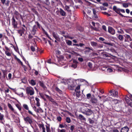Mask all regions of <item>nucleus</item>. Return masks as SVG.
Returning a JSON list of instances; mask_svg holds the SVG:
<instances>
[{
    "instance_id": "obj_1",
    "label": "nucleus",
    "mask_w": 132,
    "mask_h": 132,
    "mask_svg": "<svg viewBox=\"0 0 132 132\" xmlns=\"http://www.w3.org/2000/svg\"><path fill=\"white\" fill-rule=\"evenodd\" d=\"M113 9L116 13L119 14L121 17H125V16H124L120 13V12H121L123 13H125V11L124 10L117 8V7L115 6H113Z\"/></svg>"
},
{
    "instance_id": "obj_2",
    "label": "nucleus",
    "mask_w": 132,
    "mask_h": 132,
    "mask_svg": "<svg viewBox=\"0 0 132 132\" xmlns=\"http://www.w3.org/2000/svg\"><path fill=\"white\" fill-rule=\"evenodd\" d=\"M26 93L30 96L33 95L34 94V91L33 88L31 86L28 87L26 89Z\"/></svg>"
},
{
    "instance_id": "obj_3",
    "label": "nucleus",
    "mask_w": 132,
    "mask_h": 132,
    "mask_svg": "<svg viewBox=\"0 0 132 132\" xmlns=\"http://www.w3.org/2000/svg\"><path fill=\"white\" fill-rule=\"evenodd\" d=\"M24 120L25 123L30 124L31 126L33 122V120L32 118L29 116H27L26 117H24Z\"/></svg>"
},
{
    "instance_id": "obj_4",
    "label": "nucleus",
    "mask_w": 132,
    "mask_h": 132,
    "mask_svg": "<svg viewBox=\"0 0 132 132\" xmlns=\"http://www.w3.org/2000/svg\"><path fill=\"white\" fill-rule=\"evenodd\" d=\"M125 101L127 104L132 107V96H130V98L128 96L125 97Z\"/></svg>"
},
{
    "instance_id": "obj_5",
    "label": "nucleus",
    "mask_w": 132,
    "mask_h": 132,
    "mask_svg": "<svg viewBox=\"0 0 132 132\" xmlns=\"http://www.w3.org/2000/svg\"><path fill=\"white\" fill-rule=\"evenodd\" d=\"M23 106L25 109L28 111L27 112L29 114L33 116H35V115L33 114L32 112L29 110V107L27 105L24 104L23 105Z\"/></svg>"
},
{
    "instance_id": "obj_6",
    "label": "nucleus",
    "mask_w": 132,
    "mask_h": 132,
    "mask_svg": "<svg viewBox=\"0 0 132 132\" xmlns=\"http://www.w3.org/2000/svg\"><path fill=\"white\" fill-rule=\"evenodd\" d=\"M73 9V7L71 6L65 5V10L69 13L71 12L72 10Z\"/></svg>"
},
{
    "instance_id": "obj_7",
    "label": "nucleus",
    "mask_w": 132,
    "mask_h": 132,
    "mask_svg": "<svg viewBox=\"0 0 132 132\" xmlns=\"http://www.w3.org/2000/svg\"><path fill=\"white\" fill-rule=\"evenodd\" d=\"M38 28L37 26L35 25H34L31 31L32 34L33 35H35L36 34V32Z\"/></svg>"
},
{
    "instance_id": "obj_8",
    "label": "nucleus",
    "mask_w": 132,
    "mask_h": 132,
    "mask_svg": "<svg viewBox=\"0 0 132 132\" xmlns=\"http://www.w3.org/2000/svg\"><path fill=\"white\" fill-rule=\"evenodd\" d=\"M111 95L114 97H117L118 96V93L117 91L114 90H111L110 91Z\"/></svg>"
},
{
    "instance_id": "obj_9",
    "label": "nucleus",
    "mask_w": 132,
    "mask_h": 132,
    "mask_svg": "<svg viewBox=\"0 0 132 132\" xmlns=\"http://www.w3.org/2000/svg\"><path fill=\"white\" fill-rule=\"evenodd\" d=\"M12 21V23L13 26L14 28H16L17 27V22L15 20L14 18V17H13L11 19Z\"/></svg>"
},
{
    "instance_id": "obj_10",
    "label": "nucleus",
    "mask_w": 132,
    "mask_h": 132,
    "mask_svg": "<svg viewBox=\"0 0 132 132\" xmlns=\"http://www.w3.org/2000/svg\"><path fill=\"white\" fill-rule=\"evenodd\" d=\"M108 31L112 35L114 34L115 33V30L111 27H108Z\"/></svg>"
},
{
    "instance_id": "obj_11",
    "label": "nucleus",
    "mask_w": 132,
    "mask_h": 132,
    "mask_svg": "<svg viewBox=\"0 0 132 132\" xmlns=\"http://www.w3.org/2000/svg\"><path fill=\"white\" fill-rule=\"evenodd\" d=\"M52 35L54 38L58 41H60V40L59 35L55 33L54 32H53Z\"/></svg>"
},
{
    "instance_id": "obj_12",
    "label": "nucleus",
    "mask_w": 132,
    "mask_h": 132,
    "mask_svg": "<svg viewBox=\"0 0 132 132\" xmlns=\"http://www.w3.org/2000/svg\"><path fill=\"white\" fill-rule=\"evenodd\" d=\"M91 102L94 105H98V103L97 102V100L95 98H92L91 99Z\"/></svg>"
},
{
    "instance_id": "obj_13",
    "label": "nucleus",
    "mask_w": 132,
    "mask_h": 132,
    "mask_svg": "<svg viewBox=\"0 0 132 132\" xmlns=\"http://www.w3.org/2000/svg\"><path fill=\"white\" fill-rule=\"evenodd\" d=\"M129 130V128L126 126L121 128L120 132H128Z\"/></svg>"
},
{
    "instance_id": "obj_14",
    "label": "nucleus",
    "mask_w": 132,
    "mask_h": 132,
    "mask_svg": "<svg viewBox=\"0 0 132 132\" xmlns=\"http://www.w3.org/2000/svg\"><path fill=\"white\" fill-rule=\"evenodd\" d=\"M38 126L40 128V129L42 128V132H45L46 129L44 126V125L43 123H39L38 125Z\"/></svg>"
},
{
    "instance_id": "obj_15",
    "label": "nucleus",
    "mask_w": 132,
    "mask_h": 132,
    "mask_svg": "<svg viewBox=\"0 0 132 132\" xmlns=\"http://www.w3.org/2000/svg\"><path fill=\"white\" fill-rule=\"evenodd\" d=\"M77 118L78 119L80 120L81 121H86V119L85 117L82 115L81 114H79Z\"/></svg>"
},
{
    "instance_id": "obj_16",
    "label": "nucleus",
    "mask_w": 132,
    "mask_h": 132,
    "mask_svg": "<svg viewBox=\"0 0 132 132\" xmlns=\"http://www.w3.org/2000/svg\"><path fill=\"white\" fill-rule=\"evenodd\" d=\"M6 130H8L9 132H14L13 130L12 127L8 125H6Z\"/></svg>"
},
{
    "instance_id": "obj_17",
    "label": "nucleus",
    "mask_w": 132,
    "mask_h": 132,
    "mask_svg": "<svg viewBox=\"0 0 132 132\" xmlns=\"http://www.w3.org/2000/svg\"><path fill=\"white\" fill-rule=\"evenodd\" d=\"M59 11L61 15L62 16H64L67 15L66 13L62 9L60 8Z\"/></svg>"
},
{
    "instance_id": "obj_18",
    "label": "nucleus",
    "mask_w": 132,
    "mask_h": 132,
    "mask_svg": "<svg viewBox=\"0 0 132 132\" xmlns=\"http://www.w3.org/2000/svg\"><path fill=\"white\" fill-rule=\"evenodd\" d=\"M86 115L87 116L90 115L93 113V111L90 109H86Z\"/></svg>"
},
{
    "instance_id": "obj_19",
    "label": "nucleus",
    "mask_w": 132,
    "mask_h": 132,
    "mask_svg": "<svg viewBox=\"0 0 132 132\" xmlns=\"http://www.w3.org/2000/svg\"><path fill=\"white\" fill-rule=\"evenodd\" d=\"M92 10L94 14V17L95 18H97L98 17V12H96L95 10L94 9H93Z\"/></svg>"
},
{
    "instance_id": "obj_20",
    "label": "nucleus",
    "mask_w": 132,
    "mask_h": 132,
    "mask_svg": "<svg viewBox=\"0 0 132 132\" xmlns=\"http://www.w3.org/2000/svg\"><path fill=\"white\" fill-rule=\"evenodd\" d=\"M8 106L9 109L11 110L14 112L15 114L16 113V111L15 110H14V109L10 104L9 103H8Z\"/></svg>"
},
{
    "instance_id": "obj_21",
    "label": "nucleus",
    "mask_w": 132,
    "mask_h": 132,
    "mask_svg": "<svg viewBox=\"0 0 132 132\" xmlns=\"http://www.w3.org/2000/svg\"><path fill=\"white\" fill-rule=\"evenodd\" d=\"M31 127L33 129L34 132H40V131L37 127L36 125L34 127L32 125L31 126Z\"/></svg>"
},
{
    "instance_id": "obj_22",
    "label": "nucleus",
    "mask_w": 132,
    "mask_h": 132,
    "mask_svg": "<svg viewBox=\"0 0 132 132\" xmlns=\"http://www.w3.org/2000/svg\"><path fill=\"white\" fill-rule=\"evenodd\" d=\"M116 36L119 40L121 41L123 40V37L122 35H121L117 34Z\"/></svg>"
},
{
    "instance_id": "obj_23",
    "label": "nucleus",
    "mask_w": 132,
    "mask_h": 132,
    "mask_svg": "<svg viewBox=\"0 0 132 132\" xmlns=\"http://www.w3.org/2000/svg\"><path fill=\"white\" fill-rule=\"evenodd\" d=\"M85 48L86 49H87L86 50H85L84 51L85 53V54H87L89 52H90V50H92V49H90L89 47H86Z\"/></svg>"
},
{
    "instance_id": "obj_24",
    "label": "nucleus",
    "mask_w": 132,
    "mask_h": 132,
    "mask_svg": "<svg viewBox=\"0 0 132 132\" xmlns=\"http://www.w3.org/2000/svg\"><path fill=\"white\" fill-rule=\"evenodd\" d=\"M94 118H93L92 119L90 118H89L88 121H89V123L90 124H93L94 123Z\"/></svg>"
},
{
    "instance_id": "obj_25",
    "label": "nucleus",
    "mask_w": 132,
    "mask_h": 132,
    "mask_svg": "<svg viewBox=\"0 0 132 132\" xmlns=\"http://www.w3.org/2000/svg\"><path fill=\"white\" fill-rule=\"evenodd\" d=\"M15 59H16L19 63H20L22 67L24 65L23 64L22 62L20 61V60L18 59L16 56H15Z\"/></svg>"
},
{
    "instance_id": "obj_26",
    "label": "nucleus",
    "mask_w": 132,
    "mask_h": 132,
    "mask_svg": "<svg viewBox=\"0 0 132 132\" xmlns=\"http://www.w3.org/2000/svg\"><path fill=\"white\" fill-rule=\"evenodd\" d=\"M47 132H51L49 125L45 126Z\"/></svg>"
},
{
    "instance_id": "obj_27",
    "label": "nucleus",
    "mask_w": 132,
    "mask_h": 132,
    "mask_svg": "<svg viewBox=\"0 0 132 132\" xmlns=\"http://www.w3.org/2000/svg\"><path fill=\"white\" fill-rule=\"evenodd\" d=\"M39 83L40 86L42 87L43 88H46V86H45L43 82L41 81H39Z\"/></svg>"
},
{
    "instance_id": "obj_28",
    "label": "nucleus",
    "mask_w": 132,
    "mask_h": 132,
    "mask_svg": "<svg viewBox=\"0 0 132 132\" xmlns=\"http://www.w3.org/2000/svg\"><path fill=\"white\" fill-rule=\"evenodd\" d=\"M35 100L36 101V104L37 106H39L40 105L39 103V99L38 98L36 97L35 98Z\"/></svg>"
},
{
    "instance_id": "obj_29",
    "label": "nucleus",
    "mask_w": 132,
    "mask_h": 132,
    "mask_svg": "<svg viewBox=\"0 0 132 132\" xmlns=\"http://www.w3.org/2000/svg\"><path fill=\"white\" fill-rule=\"evenodd\" d=\"M66 42L67 44L69 46H71L72 44V42L69 40H66Z\"/></svg>"
},
{
    "instance_id": "obj_30",
    "label": "nucleus",
    "mask_w": 132,
    "mask_h": 132,
    "mask_svg": "<svg viewBox=\"0 0 132 132\" xmlns=\"http://www.w3.org/2000/svg\"><path fill=\"white\" fill-rule=\"evenodd\" d=\"M91 45L93 47H95L97 46V44L96 43L94 42H92L90 43Z\"/></svg>"
},
{
    "instance_id": "obj_31",
    "label": "nucleus",
    "mask_w": 132,
    "mask_h": 132,
    "mask_svg": "<svg viewBox=\"0 0 132 132\" xmlns=\"http://www.w3.org/2000/svg\"><path fill=\"white\" fill-rule=\"evenodd\" d=\"M45 95L46 96V97L47 99H48L50 101H52L53 99L51 96H49L46 94Z\"/></svg>"
},
{
    "instance_id": "obj_32",
    "label": "nucleus",
    "mask_w": 132,
    "mask_h": 132,
    "mask_svg": "<svg viewBox=\"0 0 132 132\" xmlns=\"http://www.w3.org/2000/svg\"><path fill=\"white\" fill-rule=\"evenodd\" d=\"M125 35L126 36L125 37L127 38L128 40H129L130 41L132 40L131 38L129 35L127 34H126Z\"/></svg>"
},
{
    "instance_id": "obj_33",
    "label": "nucleus",
    "mask_w": 132,
    "mask_h": 132,
    "mask_svg": "<svg viewBox=\"0 0 132 132\" xmlns=\"http://www.w3.org/2000/svg\"><path fill=\"white\" fill-rule=\"evenodd\" d=\"M80 88V86L79 85H78L76 88L75 89V91L76 92H80L79 90V89Z\"/></svg>"
},
{
    "instance_id": "obj_34",
    "label": "nucleus",
    "mask_w": 132,
    "mask_h": 132,
    "mask_svg": "<svg viewBox=\"0 0 132 132\" xmlns=\"http://www.w3.org/2000/svg\"><path fill=\"white\" fill-rule=\"evenodd\" d=\"M30 84L32 86H34L36 85V83L33 80H31L30 82Z\"/></svg>"
},
{
    "instance_id": "obj_35",
    "label": "nucleus",
    "mask_w": 132,
    "mask_h": 132,
    "mask_svg": "<svg viewBox=\"0 0 132 132\" xmlns=\"http://www.w3.org/2000/svg\"><path fill=\"white\" fill-rule=\"evenodd\" d=\"M4 115L0 113V121H2L4 119Z\"/></svg>"
},
{
    "instance_id": "obj_36",
    "label": "nucleus",
    "mask_w": 132,
    "mask_h": 132,
    "mask_svg": "<svg viewBox=\"0 0 132 132\" xmlns=\"http://www.w3.org/2000/svg\"><path fill=\"white\" fill-rule=\"evenodd\" d=\"M16 106L18 108V109L20 111H21V106L20 105L18 104H16Z\"/></svg>"
},
{
    "instance_id": "obj_37",
    "label": "nucleus",
    "mask_w": 132,
    "mask_h": 132,
    "mask_svg": "<svg viewBox=\"0 0 132 132\" xmlns=\"http://www.w3.org/2000/svg\"><path fill=\"white\" fill-rule=\"evenodd\" d=\"M66 122L68 123H70L71 121L70 118L69 117H67L66 118Z\"/></svg>"
},
{
    "instance_id": "obj_38",
    "label": "nucleus",
    "mask_w": 132,
    "mask_h": 132,
    "mask_svg": "<svg viewBox=\"0 0 132 132\" xmlns=\"http://www.w3.org/2000/svg\"><path fill=\"white\" fill-rule=\"evenodd\" d=\"M5 54L8 56H10L11 55V53L7 51H5Z\"/></svg>"
},
{
    "instance_id": "obj_39",
    "label": "nucleus",
    "mask_w": 132,
    "mask_h": 132,
    "mask_svg": "<svg viewBox=\"0 0 132 132\" xmlns=\"http://www.w3.org/2000/svg\"><path fill=\"white\" fill-rule=\"evenodd\" d=\"M117 32L119 34H124V31L123 30L121 29H120V30H118Z\"/></svg>"
},
{
    "instance_id": "obj_40",
    "label": "nucleus",
    "mask_w": 132,
    "mask_h": 132,
    "mask_svg": "<svg viewBox=\"0 0 132 132\" xmlns=\"http://www.w3.org/2000/svg\"><path fill=\"white\" fill-rule=\"evenodd\" d=\"M44 30V32H45V35H46V36L49 39H50V40H52V39L51 38V37H50L49 36V35L48 34H47V32H46Z\"/></svg>"
},
{
    "instance_id": "obj_41",
    "label": "nucleus",
    "mask_w": 132,
    "mask_h": 132,
    "mask_svg": "<svg viewBox=\"0 0 132 132\" xmlns=\"http://www.w3.org/2000/svg\"><path fill=\"white\" fill-rule=\"evenodd\" d=\"M91 94L90 93H88L87 94L86 97L87 99H89L91 97Z\"/></svg>"
},
{
    "instance_id": "obj_42",
    "label": "nucleus",
    "mask_w": 132,
    "mask_h": 132,
    "mask_svg": "<svg viewBox=\"0 0 132 132\" xmlns=\"http://www.w3.org/2000/svg\"><path fill=\"white\" fill-rule=\"evenodd\" d=\"M132 30L131 29H125V31L127 32L129 34H130V31Z\"/></svg>"
},
{
    "instance_id": "obj_43",
    "label": "nucleus",
    "mask_w": 132,
    "mask_h": 132,
    "mask_svg": "<svg viewBox=\"0 0 132 132\" xmlns=\"http://www.w3.org/2000/svg\"><path fill=\"white\" fill-rule=\"evenodd\" d=\"M55 89L56 91H57L60 93H61L62 91L58 87H56Z\"/></svg>"
},
{
    "instance_id": "obj_44",
    "label": "nucleus",
    "mask_w": 132,
    "mask_h": 132,
    "mask_svg": "<svg viewBox=\"0 0 132 132\" xmlns=\"http://www.w3.org/2000/svg\"><path fill=\"white\" fill-rule=\"evenodd\" d=\"M88 65L90 68H91L92 67V64L91 63L89 62L88 63Z\"/></svg>"
},
{
    "instance_id": "obj_45",
    "label": "nucleus",
    "mask_w": 132,
    "mask_h": 132,
    "mask_svg": "<svg viewBox=\"0 0 132 132\" xmlns=\"http://www.w3.org/2000/svg\"><path fill=\"white\" fill-rule=\"evenodd\" d=\"M102 28L105 31H106V26L105 25H103L102 26Z\"/></svg>"
},
{
    "instance_id": "obj_46",
    "label": "nucleus",
    "mask_w": 132,
    "mask_h": 132,
    "mask_svg": "<svg viewBox=\"0 0 132 132\" xmlns=\"http://www.w3.org/2000/svg\"><path fill=\"white\" fill-rule=\"evenodd\" d=\"M30 49H31V50L32 51V52H34L35 51V48L33 46H31L30 47Z\"/></svg>"
},
{
    "instance_id": "obj_47",
    "label": "nucleus",
    "mask_w": 132,
    "mask_h": 132,
    "mask_svg": "<svg viewBox=\"0 0 132 132\" xmlns=\"http://www.w3.org/2000/svg\"><path fill=\"white\" fill-rule=\"evenodd\" d=\"M57 120L59 121H60L62 120V118L60 116L57 117Z\"/></svg>"
},
{
    "instance_id": "obj_48",
    "label": "nucleus",
    "mask_w": 132,
    "mask_h": 132,
    "mask_svg": "<svg viewBox=\"0 0 132 132\" xmlns=\"http://www.w3.org/2000/svg\"><path fill=\"white\" fill-rule=\"evenodd\" d=\"M103 56L104 57H109L110 56L107 53H104L103 54Z\"/></svg>"
},
{
    "instance_id": "obj_49",
    "label": "nucleus",
    "mask_w": 132,
    "mask_h": 132,
    "mask_svg": "<svg viewBox=\"0 0 132 132\" xmlns=\"http://www.w3.org/2000/svg\"><path fill=\"white\" fill-rule=\"evenodd\" d=\"M123 6L124 7H125L126 8L127 7L128 5V4L126 3H124L123 4Z\"/></svg>"
},
{
    "instance_id": "obj_50",
    "label": "nucleus",
    "mask_w": 132,
    "mask_h": 132,
    "mask_svg": "<svg viewBox=\"0 0 132 132\" xmlns=\"http://www.w3.org/2000/svg\"><path fill=\"white\" fill-rule=\"evenodd\" d=\"M103 43L105 44H107V45H109L110 46H112V44L111 43H106V42H104Z\"/></svg>"
},
{
    "instance_id": "obj_51",
    "label": "nucleus",
    "mask_w": 132,
    "mask_h": 132,
    "mask_svg": "<svg viewBox=\"0 0 132 132\" xmlns=\"http://www.w3.org/2000/svg\"><path fill=\"white\" fill-rule=\"evenodd\" d=\"M74 128V126L73 125H71L70 126V129L72 131H73V129Z\"/></svg>"
},
{
    "instance_id": "obj_52",
    "label": "nucleus",
    "mask_w": 132,
    "mask_h": 132,
    "mask_svg": "<svg viewBox=\"0 0 132 132\" xmlns=\"http://www.w3.org/2000/svg\"><path fill=\"white\" fill-rule=\"evenodd\" d=\"M10 1L9 0H7L6 1V3H5V4L7 6H8L9 5V3H10Z\"/></svg>"
},
{
    "instance_id": "obj_53",
    "label": "nucleus",
    "mask_w": 132,
    "mask_h": 132,
    "mask_svg": "<svg viewBox=\"0 0 132 132\" xmlns=\"http://www.w3.org/2000/svg\"><path fill=\"white\" fill-rule=\"evenodd\" d=\"M45 4L47 5H48L50 4V3L48 0H46Z\"/></svg>"
},
{
    "instance_id": "obj_54",
    "label": "nucleus",
    "mask_w": 132,
    "mask_h": 132,
    "mask_svg": "<svg viewBox=\"0 0 132 132\" xmlns=\"http://www.w3.org/2000/svg\"><path fill=\"white\" fill-rule=\"evenodd\" d=\"M59 127L61 128H62L64 127V125L62 124H60L59 126Z\"/></svg>"
},
{
    "instance_id": "obj_55",
    "label": "nucleus",
    "mask_w": 132,
    "mask_h": 132,
    "mask_svg": "<svg viewBox=\"0 0 132 132\" xmlns=\"http://www.w3.org/2000/svg\"><path fill=\"white\" fill-rule=\"evenodd\" d=\"M107 70L108 72H112L113 70H112L111 68H108L107 69Z\"/></svg>"
},
{
    "instance_id": "obj_56",
    "label": "nucleus",
    "mask_w": 132,
    "mask_h": 132,
    "mask_svg": "<svg viewBox=\"0 0 132 132\" xmlns=\"http://www.w3.org/2000/svg\"><path fill=\"white\" fill-rule=\"evenodd\" d=\"M14 14L17 15H18L19 14L18 12L15 11L14 12Z\"/></svg>"
},
{
    "instance_id": "obj_57",
    "label": "nucleus",
    "mask_w": 132,
    "mask_h": 132,
    "mask_svg": "<svg viewBox=\"0 0 132 132\" xmlns=\"http://www.w3.org/2000/svg\"><path fill=\"white\" fill-rule=\"evenodd\" d=\"M39 94L41 97L43 98H44V96L43 95V94L42 93H39Z\"/></svg>"
},
{
    "instance_id": "obj_58",
    "label": "nucleus",
    "mask_w": 132,
    "mask_h": 132,
    "mask_svg": "<svg viewBox=\"0 0 132 132\" xmlns=\"http://www.w3.org/2000/svg\"><path fill=\"white\" fill-rule=\"evenodd\" d=\"M76 92V96H77L78 97H79L80 96V92Z\"/></svg>"
},
{
    "instance_id": "obj_59",
    "label": "nucleus",
    "mask_w": 132,
    "mask_h": 132,
    "mask_svg": "<svg viewBox=\"0 0 132 132\" xmlns=\"http://www.w3.org/2000/svg\"><path fill=\"white\" fill-rule=\"evenodd\" d=\"M84 45V44L82 43H80L79 44H78V47L80 46L81 47Z\"/></svg>"
},
{
    "instance_id": "obj_60",
    "label": "nucleus",
    "mask_w": 132,
    "mask_h": 132,
    "mask_svg": "<svg viewBox=\"0 0 132 132\" xmlns=\"http://www.w3.org/2000/svg\"><path fill=\"white\" fill-rule=\"evenodd\" d=\"M91 12V11L90 10V9H88V10L87 11V13L89 14Z\"/></svg>"
},
{
    "instance_id": "obj_61",
    "label": "nucleus",
    "mask_w": 132,
    "mask_h": 132,
    "mask_svg": "<svg viewBox=\"0 0 132 132\" xmlns=\"http://www.w3.org/2000/svg\"><path fill=\"white\" fill-rule=\"evenodd\" d=\"M25 29L22 27L21 28V31H22V33H24V31H25Z\"/></svg>"
},
{
    "instance_id": "obj_62",
    "label": "nucleus",
    "mask_w": 132,
    "mask_h": 132,
    "mask_svg": "<svg viewBox=\"0 0 132 132\" xmlns=\"http://www.w3.org/2000/svg\"><path fill=\"white\" fill-rule=\"evenodd\" d=\"M12 77V74L11 73H9L8 75V77L9 79H10Z\"/></svg>"
},
{
    "instance_id": "obj_63",
    "label": "nucleus",
    "mask_w": 132,
    "mask_h": 132,
    "mask_svg": "<svg viewBox=\"0 0 132 132\" xmlns=\"http://www.w3.org/2000/svg\"><path fill=\"white\" fill-rule=\"evenodd\" d=\"M60 132H66V130L64 129H62L60 131Z\"/></svg>"
},
{
    "instance_id": "obj_64",
    "label": "nucleus",
    "mask_w": 132,
    "mask_h": 132,
    "mask_svg": "<svg viewBox=\"0 0 132 132\" xmlns=\"http://www.w3.org/2000/svg\"><path fill=\"white\" fill-rule=\"evenodd\" d=\"M113 132H119V131L116 129H114L113 130Z\"/></svg>"
}]
</instances>
